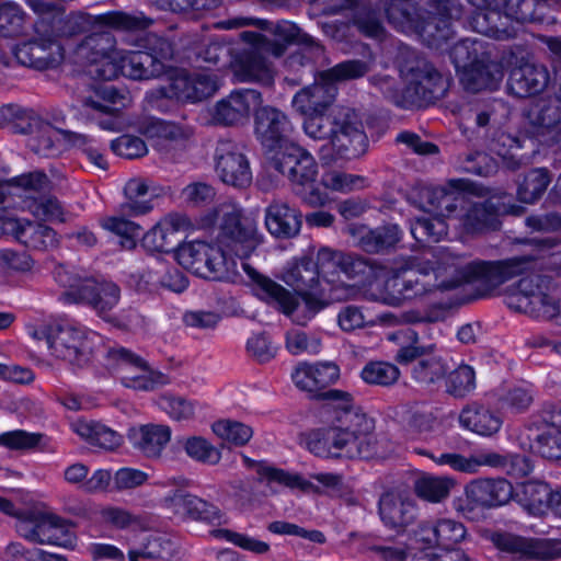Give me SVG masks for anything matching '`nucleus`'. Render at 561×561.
I'll use <instances>...</instances> for the list:
<instances>
[{
	"instance_id": "f257e3e1",
	"label": "nucleus",
	"mask_w": 561,
	"mask_h": 561,
	"mask_svg": "<svg viewBox=\"0 0 561 561\" xmlns=\"http://www.w3.org/2000/svg\"><path fill=\"white\" fill-rule=\"evenodd\" d=\"M337 94L336 85L322 78L301 89L293 100V106L301 115L304 131L318 152L323 164H332L337 158L352 160L363 156L368 138L359 114L347 106L330 108Z\"/></svg>"
},
{
	"instance_id": "f03ea898",
	"label": "nucleus",
	"mask_w": 561,
	"mask_h": 561,
	"mask_svg": "<svg viewBox=\"0 0 561 561\" xmlns=\"http://www.w3.org/2000/svg\"><path fill=\"white\" fill-rule=\"evenodd\" d=\"M242 268L252 280L254 294L262 300L291 316L293 320L305 325L309 319L322 310L328 304L322 298L324 289L320 288L319 274L312 259L304 256L297 260L283 275L284 282L302 297L304 311L300 317V306L296 298L282 285L260 274L247 263Z\"/></svg>"
},
{
	"instance_id": "7ed1b4c3",
	"label": "nucleus",
	"mask_w": 561,
	"mask_h": 561,
	"mask_svg": "<svg viewBox=\"0 0 561 561\" xmlns=\"http://www.w3.org/2000/svg\"><path fill=\"white\" fill-rule=\"evenodd\" d=\"M375 421L353 405H335L328 428L311 432L306 439L308 450L319 457L371 458L377 451Z\"/></svg>"
},
{
	"instance_id": "20e7f679",
	"label": "nucleus",
	"mask_w": 561,
	"mask_h": 561,
	"mask_svg": "<svg viewBox=\"0 0 561 561\" xmlns=\"http://www.w3.org/2000/svg\"><path fill=\"white\" fill-rule=\"evenodd\" d=\"M476 11L472 28L495 39L513 38L518 24L541 22L559 0H467Z\"/></svg>"
},
{
	"instance_id": "39448f33",
	"label": "nucleus",
	"mask_w": 561,
	"mask_h": 561,
	"mask_svg": "<svg viewBox=\"0 0 561 561\" xmlns=\"http://www.w3.org/2000/svg\"><path fill=\"white\" fill-rule=\"evenodd\" d=\"M400 73L407 81L401 90L399 107L421 108L443 98L447 82L443 75L425 58L408 51L400 65Z\"/></svg>"
},
{
	"instance_id": "423d86ee",
	"label": "nucleus",
	"mask_w": 561,
	"mask_h": 561,
	"mask_svg": "<svg viewBox=\"0 0 561 561\" xmlns=\"http://www.w3.org/2000/svg\"><path fill=\"white\" fill-rule=\"evenodd\" d=\"M534 264L535 257L531 255L494 262L466 260L458 274L443 279V290H451L463 284H476L480 293L486 295L506 280L530 271Z\"/></svg>"
},
{
	"instance_id": "0eeeda50",
	"label": "nucleus",
	"mask_w": 561,
	"mask_h": 561,
	"mask_svg": "<svg viewBox=\"0 0 561 561\" xmlns=\"http://www.w3.org/2000/svg\"><path fill=\"white\" fill-rule=\"evenodd\" d=\"M175 259L182 267L204 278L229 280L238 274L236 262L219 247L205 241L181 244Z\"/></svg>"
},
{
	"instance_id": "6e6552de",
	"label": "nucleus",
	"mask_w": 561,
	"mask_h": 561,
	"mask_svg": "<svg viewBox=\"0 0 561 561\" xmlns=\"http://www.w3.org/2000/svg\"><path fill=\"white\" fill-rule=\"evenodd\" d=\"M31 336L45 341L51 354L70 365L82 367L90 360L92 346L88 333L69 324H48L35 328Z\"/></svg>"
},
{
	"instance_id": "1a4fd4ad",
	"label": "nucleus",
	"mask_w": 561,
	"mask_h": 561,
	"mask_svg": "<svg viewBox=\"0 0 561 561\" xmlns=\"http://www.w3.org/2000/svg\"><path fill=\"white\" fill-rule=\"evenodd\" d=\"M213 216L221 218L218 241L237 255L249 256L261 243L255 220L243 216L236 205L221 204L213 210Z\"/></svg>"
},
{
	"instance_id": "9d476101",
	"label": "nucleus",
	"mask_w": 561,
	"mask_h": 561,
	"mask_svg": "<svg viewBox=\"0 0 561 561\" xmlns=\"http://www.w3.org/2000/svg\"><path fill=\"white\" fill-rule=\"evenodd\" d=\"M340 376L337 365L331 362L311 364H300L293 373V381L296 387L302 391L310 393L311 398L318 400H327L336 405H352V397L350 393L330 389L329 386L334 383Z\"/></svg>"
},
{
	"instance_id": "9b49d317",
	"label": "nucleus",
	"mask_w": 561,
	"mask_h": 561,
	"mask_svg": "<svg viewBox=\"0 0 561 561\" xmlns=\"http://www.w3.org/2000/svg\"><path fill=\"white\" fill-rule=\"evenodd\" d=\"M513 494V485L504 478H478L465 485V497L456 499L454 508L470 517L477 508L489 510L508 503Z\"/></svg>"
},
{
	"instance_id": "f8f14e48",
	"label": "nucleus",
	"mask_w": 561,
	"mask_h": 561,
	"mask_svg": "<svg viewBox=\"0 0 561 561\" xmlns=\"http://www.w3.org/2000/svg\"><path fill=\"white\" fill-rule=\"evenodd\" d=\"M128 95L110 84H95L82 96L87 115L105 130L118 131L123 127L122 110L128 105Z\"/></svg>"
},
{
	"instance_id": "ddd939ff",
	"label": "nucleus",
	"mask_w": 561,
	"mask_h": 561,
	"mask_svg": "<svg viewBox=\"0 0 561 561\" xmlns=\"http://www.w3.org/2000/svg\"><path fill=\"white\" fill-rule=\"evenodd\" d=\"M152 23L153 20L141 12L129 14L123 11H113L95 16L83 12H72L64 20L61 32L71 37L90 32L96 25L123 32H139L148 28Z\"/></svg>"
},
{
	"instance_id": "4468645a",
	"label": "nucleus",
	"mask_w": 561,
	"mask_h": 561,
	"mask_svg": "<svg viewBox=\"0 0 561 561\" xmlns=\"http://www.w3.org/2000/svg\"><path fill=\"white\" fill-rule=\"evenodd\" d=\"M463 7L458 0H445L434 4V11L422 16L414 12V21L405 28H414L428 46L439 48L453 36L451 21L459 20Z\"/></svg>"
},
{
	"instance_id": "2eb2a0df",
	"label": "nucleus",
	"mask_w": 561,
	"mask_h": 561,
	"mask_svg": "<svg viewBox=\"0 0 561 561\" xmlns=\"http://www.w3.org/2000/svg\"><path fill=\"white\" fill-rule=\"evenodd\" d=\"M523 133L539 144L553 146L561 141V104L538 101L524 114Z\"/></svg>"
},
{
	"instance_id": "dca6fc26",
	"label": "nucleus",
	"mask_w": 561,
	"mask_h": 561,
	"mask_svg": "<svg viewBox=\"0 0 561 561\" xmlns=\"http://www.w3.org/2000/svg\"><path fill=\"white\" fill-rule=\"evenodd\" d=\"M13 54L19 64L38 71L55 69L65 58L64 47L53 33H37L16 45Z\"/></svg>"
},
{
	"instance_id": "f3484780",
	"label": "nucleus",
	"mask_w": 561,
	"mask_h": 561,
	"mask_svg": "<svg viewBox=\"0 0 561 561\" xmlns=\"http://www.w3.org/2000/svg\"><path fill=\"white\" fill-rule=\"evenodd\" d=\"M293 130L287 115L271 105H259L254 111V134L264 149L266 157L290 144Z\"/></svg>"
},
{
	"instance_id": "a211bd4d",
	"label": "nucleus",
	"mask_w": 561,
	"mask_h": 561,
	"mask_svg": "<svg viewBox=\"0 0 561 561\" xmlns=\"http://www.w3.org/2000/svg\"><path fill=\"white\" fill-rule=\"evenodd\" d=\"M271 168L286 176L291 184L306 186L313 183L318 174L314 158L302 147L290 142L268 158Z\"/></svg>"
},
{
	"instance_id": "6ab92c4d",
	"label": "nucleus",
	"mask_w": 561,
	"mask_h": 561,
	"mask_svg": "<svg viewBox=\"0 0 561 561\" xmlns=\"http://www.w3.org/2000/svg\"><path fill=\"white\" fill-rule=\"evenodd\" d=\"M71 523L55 514H39L23 520L19 534L28 541L38 545L72 547L76 540L70 530Z\"/></svg>"
},
{
	"instance_id": "aec40b11",
	"label": "nucleus",
	"mask_w": 561,
	"mask_h": 561,
	"mask_svg": "<svg viewBox=\"0 0 561 561\" xmlns=\"http://www.w3.org/2000/svg\"><path fill=\"white\" fill-rule=\"evenodd\" d=\"M547 278L531 274L519 279L516 293L510 298L508 306L517 311L537 317L551 318L557 306L552 297L546 293Z\"/></svg>"
},
{
	"instance_id": "412c9836",
	"label": "nucleus",
	"mask_w": 561,
	"mask_h": 561,
	"mask_svg": "<svg viewBox=\"0 0 561 561\" xmlns=\"http://www.w3.org/2000/svg\"><path fill=\"white\" fill-rule=\"evenodd\" d=\"M218 89L217 81L209 73H178L154 90V99H175L182 102H198L211 96Z\"/></svg>"
},
{
	"instance_id": "4be33fe9",
	"label": "nucleus",
	"mask_w": 561,
	"mask_h": 561,
	"mask_svg": "<svg viewBox=\"0 0 561 561\" xmlns=\"http://www.w3.org/2000/svg\"><path fill=\"white\" fill-rule=\"evenodd\" d=\"M215 162V171L225 184L242 190L252 183L249 161L241 148L231 140L217 144Z\"/></svg>"
},
{
	"instance_id": "5701e85b",
	"label": "nucleus",
	"mask_w": 561,
	"mask_h": 561,
	"mask_svg": "<svg viewBox=\"0 0 561 561\" xmlns=\"http://www.w3.org/2000/svg\"><path fill=\"white\" fill-rule=\"evenodd\" d=\"M494 546L517 560L551 561L561 558V547L552 540L523 537L510 533L495 534Z\"/></svg>"
},
{
	"instance_id": "b1692460",
	"label": "nucleus",
	"mask_w": 561,
	"mask_h": 561,
	"mask_svg": "<svg viewBox=\"0 0 561 561\" xmlns=\"http://www.w3.org/2000/svg\"><path fill=\"white\" fill-rule=\"evenodd\" d=\"M262 104V95L254 89L232 91L218 101L213 111V121L222 126H238L248 122L251 111Z\"/></svg>"
},
{
	"instance_id": "393cba45",
	"label": "nucleus",
	"mask_w": 561,
	"mask_h": 561,
	"mask_svg": "<svg viewBox=\"0 0 561 561\" xmlns=\"http://www.w3.org/2000/svg\"><path fill=\"white\" fill-rule=\"evenodd\" d=\"M116 41L111 32H92L78 46V54L88 62L95 66L94 73L111 80L117 76V67L110 61L113 59Z\"/></svg>"
},
{
	"instance_id": "a878e982",
	"label": "nucleus",
	"mask_w": 561,
	"mask_h": 561,
	"mask_svg": "<svg viewBox=\"0 0 561 561\" xmlns=\"http://www.w3.org/2000/svg\"><path fill=\"white\" fill-rule=\"evenodd\" d=\"M108 358L124 375L123 380L127 387L152 390L157 383L162 382V374L151 370L146 360L126 348L110 350Z\"/></svg>"
},
{
	"instance_id": "bb28decb",
	"label": "nucleus",
	"mask_w": 561,
	"mask_h": 561,
	"mask_svg": "<svg viewBox=\"0 0 561 561\" xmlns=\"http://www.w3.org/2000/svg\"><path fill=\"white\" fill-rule=\"evenodd\" d=\"M433 270V265L419 262L390 278L387 287L403 299H412L434 289L443 290V279L437 282L435 275L431 273Z\"/></svg>"
},
{
	"instance_id": "cd10ccee",
	"label": "nucleus",
	"mask_w": 561,
	"mask_h": 561,
	"mask_svg": "<svg viewBox=\"0 0 561 561\" xmlns=\"http://www.w3.org/2000/svg\"><path fill=\"white\" fill-rule=\"evenodd\" d=\"M226 28H241L244 26H255L263 31H268L276 37V42L273 44L271 49L272 54L279 57L285 51V44L293 42H312V39L306 35L300 34V30L293 23L283 21L273 23L267 20L254 19V18H232L224 22Z\"/></svg>"
},
{
	"instance_id": "c85d7f7f",
	"label": "nucleus",
	"mask_w": 561,
	"mask_h": 561,
	"mask_svg": "<svg viewBox=\"0 0 561 561\" xmlns=\"http://www.w3.org/2000/svg\"><path fill=\"white\" fill-rule=\"evenodd\" d=\"M65 296L76 302H84L100 314H103L117 305L121 298V289L116 284L111 282L88 279L66 293Z\"/></svg>"
},
{
	"instance_id": "c756f323",
	"label": "nucleus",
	"mask_w": 561,
	"mask_h": 561,
	"mask_svg": "<svg viewBox=\"0 0 561 561\" xmlns=\"http://www.w3.org/2000/svg\"><path fill=\"white\" fill-rule=\"evenodd\" d=\"M506 196H492L482 202L467 204L463 227L467 232L477 233L496 230L500 216L508 213V205L503 201Z\"/></svg>"
},
{
	"instance_id": "7c9ffc66",
	"label": "nucleus",
	"mask_w": 561,
	"mask_h": 561,
	"mask_svg": "<svg viewBox=\"0 0 561 561\" xmlns=\"http://www.w3.org/2000/svg\"><path fill=\"white\" fill-rule=\"evenodd\" d=\"M550 81L543 65L526 62L514 67L507 79V90L517 98H528L541 93Z\"/></svg>"
},
{
	"instance_id": "2f4dec72",
	"label": "nucleus",
	"mask_w": 561,
	"mask_h": 561,
	"mask_svg": "<svg viewBox=\"0 0 561 561\" xmlns=\"http://www.w3.org/2000/svg\"><path fill=\"white\" fill-rule=\"evenodd\" d=\"M351 233L356 237L358 248L369 254L390 252L400 242L402 236V231L396 224H387L376 228L360 226L351 229Z\"/></svg>"
},
{
	"instance_id": "473e14b6",
	"label": "nucleus",
	"mask_w": 561,
	"mask_h": 561,
	"mask_svg": "<svg viewBox=\"0 0 561 561\" xmlns=\"http://www.w3.org/2000/svg\"><path fill=\"white\" fill-rule=\"evenodd\" d=\"M424 209L438 217H449L457 209L467 207V194L450 182L449 186L427 187L421 193Z\"/></svg>"
},
{
	"instance_id": "72a5a7b5",
	"label": "nucleus",
	"mask_w": 561,
	"mask_h": 561,
	"mask_svg": "<svg viewBox=\"0 0 561 561\" xmlns=\"http://www.w3.org/2000/svg\"><path fill=\"white\" fill-rule=\"evenodd\" d=\"M265 226L276 238L289 239L300 231L301 215L287 202L274 199L265 209Z\"/></svg>"
},
{
	"instance_id": "f704fd0d",
	"label": "nucleus",
	"mask_w": 561,
	"mask_h": 561,
	"mask_svg": "<svg viewBox=\"0 0 561 561\" xmlns=\"http://www.w3.org/2000/svg\"><path fill=\"white\" fill-rule=\"evenodd\" d=\"M133 446L147 458H160L162 450L170 442L171 430L168 425L146 424L133 427L128 432Z\"/></svg>"
},
{
	"instance_id": "c9c22d12",
	"label": "nucleus",
	"mask_w": 561,
	"mask_h": 561,
	"mask_svg": "<svg viewBox=\"0 0 561 561\" xmlns=\"http://www.w3.org/2000/svg\"><path fill=\"white\" fill-rule=\"evenodd\" d=\"M379 515L387 527L400 533L414 520L415 506L408 499L386 493L379 501Z\"/></svg>"
},
{
	"instance_id": "e433bc0d",
	"label": "nucleus",
	"mask_w": 561,
	"mask_h": 561,
	"mask_svg": "<svg viewBox=\"0 0 561 561\" xmlns=\"http://www.w3.org/2000/svg\"><path fill=\"white\" fill-rule=\"evenodd\" d=\"M234 71L242 81H255L264 85L273 83L272 68L255 48L245 49L238 55Z\"/></svg>"
},
{
	"instance_id": "4c0bfd02",
	"label": "nucleus",
	"mask_w": 561,
	"mask_h": 561,
	"mask_svg": "<svg viewBox=\"0 0 561 561\" xmlns=\"http://www.w3.org/2000/svg\"><path fill=\"white\" fill-rule=\"evenodd\" d=\"M459 422L466 428L484 436L497 433L502 426L499 414L478 403L465 407L459 415Z\"/></svg>"
},
{
	"instance_id": "58836bf2",
	"label": "nucleus",
	"mask_w": 561,
	"mask_h": 561,
	"mask_svg": "<svg viewBox=\"0 0 561 561\" xmlns=\"http://www.w3.org/2000/svg\"><path fill=\"white\" fill-rule=\"evenodd\" d=\"M122 71L135 80H147L163 72V64L148 51H129L121 58Z\"/></svg>"
},
{
	"instance_id": "ea45409f",
	"label": "nucleus",
	"mask_w": 561,
	"mask_h": 561,
	"mask_svg": "<svg viewBox=\"0 0 561 561\" xmlns=\"http://www.w3.org/2000/svg\"><path fill=\"white\" fill-rule=\"evenodd\" d=\"M433 459L436 463L448 466L456 471L474 474L479 472L481 467L496 465L500 458L491 454L490 450H482L468 457L461 454L448 453L436 458L433 457Z\"/></svg>"
},
{
	"instance_id": "a19ab883",
	"label": "nucleus",
	"mask_w": 561,
	"mask_h": 561,
	"mask_svg": "<svg viewBox=\"0 0 561 561\" xmlns=\"http://www.w3.org/2000/svg\"><path fill=\"white\" fill-rule=\"evenodd\" d=\"M433 459L436 463L448 466L456 471L474 474L479 472L481 467L496 465L500 458L491 454L490 450H482L468 457L461 454L448 453L436 458L433 457Z\"/></svg>"
},
{
	"instance_id": "79ce46f5",
	"label": "nucleus",
	"mask_w": 561,
	"mask_h": 561,
	"mask_svg": "<svg viewBox=\"0 0 561 561\" xmlns=\"http://www.w3.org/2000/svg\"><path fill=\"white\" fill-rule=\"evenodd\" d=\"M456 485L457 480L453 477L424 474L415 481L414 492L424 501L440 503L449 496Z\"/></svg>"
},
{
	"instance_id": "37998d69",
	"label": "nucleus",
	"mask_w": 561,
	"mask_h": 561,
	"mask_svg": "<svg viewBox=\"0 0 561 561\" xmlns=\"http://www.w3.org/2000/svg\"><path fill=\"white\" fill-rule=\"evenodd\" d=\"M20 242L26 248L36 251H49L58 247L59 240L56 231L37 221H24L20 230Z\"/></svg>"
},
{
	"instance_id": "c03bdc74",
	"label": "nucleus",
	"mask_w": 561,
	"mask_h": 561,
	"mask_svg": "<svg viewBox=\"0 0 561 561\" xmlns=\"http://www.w3.org/2000/svg\"><path fill=\"white\" fill-rule=\"evenodd\" d=\"M72 426L79 436L92 445L107 450H113L122 445V435L100 423L78 421Z\"/></svg>"
},
{
	"instance_id": "a18cd8bd",
	"label": "nucleus",
	"mask_w": 561,
	"mask_h": 561,
	"mask_svg": "<svg viewBox=\"0 0 561 561\" xmlns=\"http://www.w3.org/2000/svg\"><path fill=\"white\" fill-rule=\"evenodd\" d=\"M518 502L533 515H542L549 508L551 490L545 482L526 481L517 493Z\"/></svg>"
},
{
	"instance_id": "49530a36",
	"label": "nucleus",
	"mask_w": 561,
	"mask_h": 561,
	"mask_svg": "<svg viewBox=\"0 0 561 561\" xmlns=\"http://www.w3.org/2000/svg\"><path fill=\"white\" fill-rule=\"evenodd\" d=\"M150 181L145 178L130 179L125 187L124 194L127 202L121 205L123 215L138 216L147 214L151 210L152 206L148 201H142L150 191Z\"/></svg>"
},
{
	"instance_id": "de8ad7c7",
	"label": "nucleus",
	"mask_w": 561,
	"mask_h": 561,
	"mask_svg": "<svg viewBox=\"0 0 561 561\" xmlns=\"http://www.w3.org/2000/svg\"><path fill=\"white\" fill-rule=\"evenodd\" d=\"M466 256L451 251L448 248H435L432 252V260L424 261L425 265H433L431 271L437 282L447 279L458 274L466 263Z\"/></svg>"
},
{
	"instance_id": "09e8293b",
	"label": "nucleus",
	"mask_w": 561,
	"mask_h": 561,
	"mask_svg": "<svg viewBox=\"0 0 561 561\" xmlns=\"http://www.w3.org/2000/svg\"><path fill=\"white\" fill-rule=\"evenodd\" d=\"M363 0H344L342 8L356 9L353 24L365 36L381 38L385 33L382 23L376 11L362 5Z\"/></svg>"
},
{
	"instance_id": "8fccbe9b",
	"label": "nucleus",
	"mask_w": 561,
	"mask_h": 561,
	"mask_svg": "<svg viewBox=\"0 0 561 561\" xmlns=\"http://www.w3.org/2000/svg\"><path fill=\"white\" fill-rule=\"evenodd\" d=\"M172 557V541L165 536L151 535L139 549L128 552L129 561H159Z\"/></svg>"
},
{
	"instance_id": "3c124183",
	"label": "nucleus",
	"mask_w": 561,
	"mask_h": 561,
	"mask_svg": "<svg viewBox=\"0 0 561 561\" xmlns=\"http://www.w3.org/2000/svg\"><path fill=\"white\" fill-rule=\"evenodd\" d=\"M476 387V371L467 364L459 365L446 377V392L455 399L468 397Z\"/></svg>"
},
{
	"instance_id": "603ef678",
	"label": "nucleus",
	"mask_w": 561,
	"mask_h": 561,
	"mask_svg": "<svg viewBox=\"0 0 561 561\" xmlns=\"http://www.w3.org/2000/svg\"><path fill=\"white\" fill-rule=\"evenodd\" d=\"M345 254L342 251L333 250L327 247L321 248L317 253L314 263L319 276L329 284H334L343 274Z\"/></svg>"
},
{
	"instance_id": "864d4df0",
	"label": "nucleus",
	"mask_w": 561,
	"mask_h": 561,
	"mask_svg": "<svg viewBox=\"0 0 561 561\" xmlns=\"http://www.w3.org/2000/svg\"><path fill=\"white\" fill-rule=\"evenodd\" d=\"M551 179L548 170L534 169L518 184L517 196L523 203H534L546 192Z\"/></svg>"
},
{
	"instance_id": "5fc2aeb1",
	"label": "nucleus",
	"mask_w": 561,
	"mask_h": 561,
	"mask_svg": "<svg viewBox=\"0 0 561 561\" xmlns=\"http://www.w3.org/2000/svg\"><path fill=\"white\" fill-rule=\"evenodd\" d=\"M483 43L471 38L457 42L449 51L451 61L458 71L479 62L483 59Z\"/></svg>"
},
{
	"instance_id": "6e6d98bb",
	"label": "nucleus",
	"mask_w": 561,
	"mask_h": 561,
	"mask_svg": "<svg viewBox=\"0 0 561 561\" xmlns=\"http://www.w3.org/2000/svg\"><path fill=\"white\" fill-rule=\"evenodd\" d=\"M127 215L119 214L116 216L107 217L102 220V227L110 230L122 238L121 247L131 250L136 247L137 238L140 234V225L126 219Z\"/></svg>"
},
{
	"instance_id": "4d7b16f0",
	"label": "nucleus",
	"mask_w": 561,
	"mask_h": 561,
	"mask_svg": "<svg viewBox=\"0 0 561 561\" xmlns=\"http://www.w3.org/2000/svg\"><path fill=\"white\" fill-rule=\"evenodd\" d=\"M383 270L376 261L359 255L345 254L343 274L350 279H358L360 283H370L378 272Z\"/></svg>"
},
{
	"instance_id": "13d9d810",
	"label": "nucleus",
	"mask_w": 561,
	"mask_h": 561,
	"mask_svg": "<svg viewBox=\"0 0 561 561\" xmlns=\"http://www.w3.org/2000/svg\"><path fill=\"white\" fill-rule=\"evenodd\" d=\"M460 82L465 90L472 93H478L488 89L491 90L495 87L494 76L484 65L483 59L461 70Z\"/></svg>"
},
{
	"instance_id": "bf43d9fd",
	"label": "nucleus",
	"mask_w": 561,
	"mask_h": 561,
	"mask_svg": "<svg viewBox=\"0 0 561 561\" xmlns=\"http://www.w3.org/2000/svg\"><path fill=\"white\" fill-rule=\"evenodd\" d=\"M360 376L366 383L388 387L398 381L400 370L387 362H370L363 368Z\"/></svg>"
},
{
	"instance_id": "052dcab7",
	"label": "nucleus",
	"mask_w": 561,
	"mask_h": 561,
	"mask_svg": "<svg viewBox=\"0 0 561 561\" xmlns=\"http://www.w3.org/2000/svg\"><path fill=\"white\" fill-rule=\"evenodd\" d=\"M411 233L421 243L438 242L447 234V225L438 216L416 218L411 225Z\"/></svg>"
},
{
	"instance_id": "680f3d73",
	"label": "nucleus",
	"mask_w": 561,
	"mask_h": 561,
	"mask_svg": "<svg viewBox=\"0 0 561 561\" xmlns=\"http://www.w3.org/2000/svg\"><path fill=\"white\" fill-rule=\"evenodd\" d=\"M179 243V238L173 237V230L168 222H158L142 237V245L153 252H170Z\"/></svg>"
},
{
	"instance_id": "e2e57ef3",
	"label": "nucleus",
	"mask_w": 561,
	"mask_h": 561,
	"mask_svg": "<svg viewBox=\"0 0 561 561\" xmlns=\"http://www.w3.org/2000/svg\"><path fill=\"white\" fill-rule=\"evenodd\" d=\"M370 70V65L366 61L352 59L340 62L334 67L322 72V78L336 82L355 80L364 77Z\"/></svg>"
},
{
	"instance_id": "0e129e2a",
	"label": "nucleus",
	"mask_w": 561,
	"mask_h": 561,
	"mask_svg": "<svg viewBox=\"0 0 561 561\" xmlns=\"http://www.w3.org/2000/svg\"><path fill=\"white\" fill-rule=\"evenodd\" d=\"M25 23L24 12L15 4L0 5V36L16 37L23 33Z\"/></svg>"
},
{
	"instance_id": "69168bd1",
	"label": "nucleus",
	"mask_w": 561,
	"mask_h": 561,
	"mask_svg": "<svg viewBox=\"0 0 561 561\" xmlns=\"http://www.w3.org/2000/svg\"><path fill=\"white\" fill-rule=\"evenodd\" d=\"M438 547L445 550L453 549L466 537L467 530L463 524L449 518L436 522Z\"/></svg>"
},
{
	"instance_id": "338daca9",
	"label": "nucleus",
	"mask_w": 561,
	"mask_h": 561,
	"mask_svg": "<svg viewBox=\"0 0 561 561\" xmlns=\"http://www.w3.org/2000/svg\"><path fill=\"white\" fill-rule=\"evenodd\" d=\"M446 374V368L440 358L430 356L421 358L412 369L413 378L421 383L432 385L442 379Z\"/></svg>"
},
{
	"instance_id": "774afa93",
	"label": "nucleus",
	"mask_w": 561,
	"mask_h": 561,
	"mask_svg": "<svg viewBox=\"0 0 561 561\" xmlns=\"http://www.w3.org/2000/svg\"><path fill=\"white\" fill-rule=\"evenodd\" d=\"M159 402L161 409L174 421L182 422L194 417L195 404L184 397L164 394Z\"/></svg>"
}]
</instances>
